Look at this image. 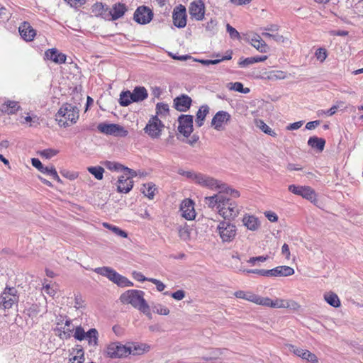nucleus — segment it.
<instances>
[{
	"label": "nucleus",
	"instance_id": "nucleus-11",
	"mask_svg": "<svg viewBox=\"0 0 363 363\" xmlns=\"http://www.w3.org/2000/svg\"><path fill=\"white\" fill-rule=\"evenodd\" d=\"M97 128L101 133L106 135L126 136L128 134V131L123 126L118 124L99 123Z\"/></svg>",
	"mask_w": 363,
	"mask_h": 363
},
{
	"label": "nucleus",
	"instance_id": "nucleus-56",
	"mask_svg": "<svg viewBox=\"0 0 363 363\" xmlns=\"http://www.w3.org/2000/svg\"><path fill=\"white\" fill-rule=\"evenodd\" d=\"M254 64L253 57L240 58L238 62V65L240 67H247V66Z\"/></svg>",
	"mask_w": 363,
	"mask_h": 363
},
{
	"label": "nucleus",
	"instance_id": "nucleus-64",
	"mask_svg": "<svg viewBox=\"0 0 363 363\" xmlns=\"http://www.w3.org/2000/svg\"><path fill=\"white\" fill-rule=\"evenodd\" d=\"M67 1L71 6L77 7L79 6H82L85 4L86 0H65Z\"/></svg>",
	"mask_w": 363,
	"mask_h": 363
},
{
	"label": "nucleus",
	"instance_id": "nucleus-7",
	"mask_svg": "<svg viewBox=\"0 0 363 363\" xmlns=\"http://www.w3.org/2000/svg\"><path fill=\"white\" fill-rule=\"evenodd\" d=\"M195 183L210 189H218L219 191L225 190L228 187L225 184L201 173H198L196 176Z\"/></svg>",
	"mask_w": 363,
	"mask_h": 363
},
{
	"label": "nucleus",
	"instance_id": "nucleus-6",
	"mask_svg": "<svg viewBox=\"0 0 363 363\" xmlns=\"http://www.w3.org/2000/svg\"><path fill=\"white\" fill-rule=\"evenodd\" d=\"M18 301V296L14 287H6L0 295V308L4 310L11 308Z\"/></svg>",
	"mask_w": 363,
	"mask_h": 363
},
{
	"label": "nucleus",
	"instance_id": "nucleus-10",
	"mask_svg": "<svg viewBox=\"0 0 363 363\" xmlns=\"http://www.w3.org/2000/svg\"><path fill=\"white\" fill-rule=\"evenodd\" d=\"M288 189L291 193L301 196L303 198L313 201L316 199L315 191L308 186H296L294 184L289 185Z\"/></svg>",
	"mask_w": 363,
	"mask_h": 363
},
{
	"label": "nucleus",
	"instance_id": "nucleus-60",
	"mask_svg": "<svg viewBox=\"0 0 363 363\" xmlns=\"http://www.w3.org/2000/svg\"><path fill=\"white\" fill-rule=\"evenodd\" d=\"M171 296L177 301L182 300L185 297V291L183 290H177L171 294Z\"/></svg>",
	"mask_w": 363,
	"mask_h": 363
},
{
	"label": "nucleus",
	"instance_id": "nucleus-59",
	"mask_svg": "<svg viewBox=\"0 0 363 363\" xmlns=\"http://www.w3.org/2000/svg\"><path fill=\"white\" fill-rule=\"evenodd\" d=\"M148 281H150L156 285L157 289L159 291H162L165 289V285L158 279L151 278L148 279Z\"/></svg>",
	"mask_w": 363,
	"mask_h": 363
},
{
	"label": "nucleus",
	"instance_id": "nucleus-3",
	"mask_svg": "<svg viewBox=\"0 0 363 363\" xmlns=\"http://www.w3.org/2000/svg\"><path fill=\"white\" fill-rule=\"evenodd\" d=\"M79 111L77 106L66 103L60 107L56 113V121L60 126H69L77 122L79 118Z\"/></svg>",
	"mask_w": 363,
	"mask_h": 363
},
{
	"label": "nucleus",
	"instance_id": "nucleus-17",
	"mask_svg": "<svg viewBox=\"0 0 363 363\" xmlns=\"http://www.w3.org/2000/svg\"><path fill=\"white\" fill-rule=\"evenodd\" d=\"M189 11L191 17L196 21L203 18L205 14V6L201 0H196L190 4Z\"/></svg>",
	"mask_w": 363,
	"mask_h": 363
},
{
	"label": "nucleus",
	"instance_id": "nucleus-47",
	"mask_svg": "<svg viewBox=\"0 0 363 363\" xmlns=\"http://www.w3.org/2000/svg\"><path fill=\"white\" fill-rule=\"evenodd\" d=\"M153 311L160 315H167L169 313V310L166 306L157 304L153 307Z\"/></svg>",
	"mask_w": 363,
	"mask_h": 363
},
{
	"label": "nucleus",
	"instance_id": "nucleus-27",
	"mask_svg": "<svg viewBox=\"0 0 363 363\" xmlns=\"http://www.w3.org/2000/svg\"><path fill=\"white\" fill-rule=\"evenodd\" d=\"M250 44L257 49L259 52L264 53L269 50L268 45L258 35H254L250 38Z\"/></svg>",
	"mask_w": 363,
	"mask_h": 363
},
{
	"label": "nucleus",
	"instance_id": "nucleus-57",
	"mask_svg": "<svg viewBox=\"0 0 363 363\" xmlns=\"http://www.w3.org/2000/svg\"><path fill=\"white\" fill-rule=\"evenodd\" d=\"M285 305L284 308H289L293 311H297L300 308L299 304L292 300H286Z\"/></svg>",
	"mask_w": 363,
	"mask_h": 363
},
{
	"label": "nucleus",
	"instance_id": "nucleus-1",
	"mask_svg": "<svg viewBox=\"0 0 363 363\" xmlns=\"http://www.w3.org/2000/svg\"><path fill=\"white\" fill-rule=\"evenodd\" d=\"M229 196L233 198L240 196V193L229 186L213 196L205 198V203L211 208H216L218 213L225 220H233L240 213V208Z\"/></svg>",
	"mask_w": 363,
	"mask_h": 363
},
{
	"label": "nucleus",
	"instance_id": "nucleus-13",
	"mask_svg": "<svg viewBox=\"0 0 363 363\" xmlns=\"http://www.w3.org/2000/svg\"><path fill=\"white\" fill-rule=\"evenodd\" d=\"M153 18L152 10L145 6H139L134 13L133 18L139 24L145 25L151 21Z\"/></svg>",
	"mask_w": 363,
	"mask_h": 363
},
{
	"label": "nucleus",
	"instance_id": "nucleus-16",
	"mask_svg": "<svg viewBox=\"0 0 363 363\" xmlns=\"http://www.w3.org/2000/svg\"><path fill=\"white\" fill-rule=\"evenodd\" d=\"M182 216L188 220H194L196 217L194 202L190 199H184L180 205Z\"/></svg>",
	"mask_w": 363,
	"mask_h": 363
},
{
	"label": "nucleus",
	"instance_id": "nucleus-38",
	"mask_svg": "<svg viewBox=\"0 0 363 363\" xmlns=\"http://www.w3.org/2000/svg\"><path fill=\"white\" fill-rule=\"evenodd\" d=\"M227 88L230 90L238 91L240 93L248 94L250 90L249 88H244L241 82H230L227 84Z\"/></svg>",
	"mask_w": 363,
	"mask_h": 363
},
{
	"label": "nucleus",
	"instance_id": "nucleus-5",
	"mask_svg": "<svg viewBox=\"0 0 363 363\" xmlns=\"http://www.w3.org/2000/svg\"><path fill=\"white\" fill-rule=\"evenodd\" d=\"M127 348L125 345L121 342L115 341L108 343L104 350L106 357L111 359H121L127 357Z\"/></svg>",
	"mask_w": 363,
	"mask_h": 363
},
{
	"label": "nucleus",
	"instance_id": "nucleus-28",
	"mask_svg": "<svg viewBox=\"0 0 363 363\" xmlns=\"http://www.w3.org/2000/svg\"><path fill=\"white\" fill-rule=\"evenodd\" d=\"M131 94L130 99L133 102H140L148 97L147 91L144 86H135Z\"/></svg>",
	"mask_w": 363,
	"mask_h": 363
},
{
	"label": "nucleus",
	"instance_id": "nucleus-32",
	"mask_svg": "<svg viewBox=\"0 0 363 363\" xmlns=\"http://www.w3.org/2000/svg\"><path fill=\"white\" fill-rule=\"evenodd\" d=\"M243 225L250 230L255 231L259 227L258 219L254 216H245L242 219Z\"/></svg>",
	"mask_w": 363,
	"mask_h": 363
},
{
	"label": "nucleus",
	"instance_id": "nucleus-12",
	"mask_svg": "<svg viewBox=\"0 0 363 363\" xmlns=\"http://www.w3.org/2000/svg\"><path fill=\"white\" fill-rule=\"evenodd\" d=\"M178 130L184 137H189L193 132V116L181 115L178 118Z\"/></svg>",
	"mask_w": 363,
	"mask_h": 363
},
{
	"label": "nucleus",
	"instance_id": "nucleus-9",
	"mask_svg": "<svg viewBox=\"0 0 363 363\" xmlns=\"http://www.w3.org/2000/svg\"><path fill=\"white\" fill-rule=\"evenodd\" d=\"M164 126V124L159 119L157 116H153L150 118L144 128V131L151 138H158L161 135V132Z\"/></svg>",
	"mask_w": 363,
	"mask_h": 363
},
{
	"label": "nucleus",
	"instance_id": "nucleus-34",
	"mask_svg": "<svg viewBox=\"0 0 363 363\" xmlns=\"http://www.w3.org/2000/svg\"><path fill=\"white\" fill-rule=\"evenodd\" d=\"M325 140L323 138L316 136L309 138L308 145L312 148L316 149L319 152H322L324 149Z\"/></svg>",
	"mask_w": 363,
	"mask_h": 363
},
{
	"label": "nucleus",
	"instance_id": "nucleus-19",
	"mask_svg": "<svg viewBox=\"0 0 363 363\" xmlns=\"http://www.w3.org/2000/svg\"><path fill=\"white\" fill-rule=\"evenodd\" d=\"M45 57L56 64H64L66 62V55L59 52L56 48L48 49L45 52Z\"/></svg>",
	"mask_w": 363,
	"mask_h": 363
},
{
	"label": "nucleus",
	"instance_id": "nucleus-21",
	"mask_svg": "<svg viewBox=\"0 0 363 363\" xmlns=\"http://www.w3.org/2000/svg\"><path fill=\"white\" fill-rule=\"evenodd\" d=\"M191 102L189 96L183 94L174 99V106L177 111L185 112L190 108Z\"/></svg>",
	"mask_w": 363,
	"mask_h": 363
},
{
	"label": "nucleus",
	"instance_id": "nucleus-61",
	"mask_svg": "<svg viewBox=\"0 0 363 363\" xmlns=\"http://www.w3.org/2000/svg\"><path fill=\"white\" fill-rule=\"evenodd\" d=\"M216 26L217 22L216 20L211 19L210 21H208L206 26V30L215 33L216 30Z\"/></svg>",
	"mask_w": 363,
	"mask_h": 363
},
{
	"label": "nucleus",
	"instance_id": "nucleus-30",
	"mask_svg": "<svg viewBox=\"0 0 363 363\" xmlns=\"http://www.w3.org/2000/svg\"><path fill=\"white\" fill-rule=\"evenodd\" d=\"M285 302L286 300L284 299L276 298L275 300H272L268 297H262L260 305L274 308H284L286 306Z\"/></svg>",
	"mask_w": 363,
	"mask_h": 363
},
{
	"label": "nucleus",
	"instance_id": "nucleus-50",
	"mask_svg": "<svg viewBox=\"0 0 363 363\" xmlns=\"http://www.w3.org/2000/svg\"><path fill=\"white\" fill-rule=\"evenodd\" d=\"M289 351L293 352L296 356L303 358L306 350L298 348L292 345H289Z\"/></svg>",
	"mask_w": 363,
	"mask_h": 363
},
{
	"label": "nucleus",
	"instance_id": "nucleus-29",
	"mask_svg": "<svg viewBox=\"0 0 363 363\" xmlns=\"http://www.w3.org/2000/svg\"><path fill=\"white\" fill-rule=\"evenodd\" d=\"M127 6L125 4L122 3L115 4L111 10L110 11V15L111 16V20L115 21L121 18L125 13L127 11Z\"/></svg>",
	"mask_w": 363,
	"mask_h": 363
},
{
	"label": "nucleus",
	"instance_id": "nucleus-24",
	"mask_svg": "<svg viewBox=\"0 0 363 363\" xmlns=\"http://www.w3.org/2000/svg\"><path fill=\"white\" fill-rule=\"evenodd\" d=\"M133 186V182L130 177L121 176L117 182V191L120 193H128Z\"/></svg>",
	"mask_w": 363,
	"mask_h": 363
},
{
	"label": "nucleus",
	"instance_id": "nucleus-37",
	"mask_svg": "<svg viewBox=\"0 0 363 363\" xmlns=\"http://www.w3.org/2000/svg\"><path fill=\"white\" fill-rule=\"evenodd\" d=\"M325 301L331 306L337 308L340 306V301L337 295L333 292H328L324 294Z\"/></svg>",
	"mask_w": 363,
	"mask_h": 363
},
{
	"label": "nucleus",
	"instance_id": "nucleus-15",
	"mask_svg": "<svg viewBox=\"0 0 363 363\" xmlns=\"http://www.w3.org/2000/svg\"><path fill=\"white\" fill-rule=\"evenodd\" d=\"M231 118V116L225 111H218L213 117L211 121V125L216 130H222L224 126L228 124Z\"/></svg>",
	"mask_w": 363,
	"mask_h": 363
},
{
	"label": "nucleus",
	"instance_id": "nucleus-22",
	"mask_svg": "<svg viewBox=\"0 0 363 363\" xmlns=\"http://www.w3.org/2000/svg\"><path fill=\"white\" fill-rule=\"evenodd\" d=\"M72 320L69 318H67L63 327L57 326L54 331L61 340H67L71 337L72 329L70 328Z\"/></svg>",
	"mask_w": 363,
	"mask_h": 363
},
{
	"label": "nucleus",
	"instance_id": "nucleus-46",
	"mask_svg": "<svg viewBox=\"0 0 363 363\" xmlns=\"http://www.w3.org/2000/svg\"><path fill=\"white\" fill-rule=\"evenodd\" d=\"M315 56L318 60L323 62L328 56L327 50L325 48H320L316 50Z\"/></svg>",
	"mask_w": 363,
	"mask_h": 363
},
{
	"label": "nucleus",
	"instance_id": "nucleus-25",
	"mask_svg": "<svg viewBox=\"0 0 363 363\" xmlns=\"http://www.w3.org/2000/svg\"><path fill=\"white\" fill-rule=\"evenodd\" d=\"M235 296L238 298L249 301L256 304L260 305L262 297L253 294L250 291H238L235 292Z\"/></svg>",
	"mask_w": 363,
	"mask_h": 363
},
{
	"label": "nucleus",
	"instance_id": "nucleus-55",
	"mask_svg": "<svg viewBox=\"0 0 363 363\" xmlns=\"http://www.w3.org/2000/svg\"><path fill=\"white\" fill-rule=\"evenodd\" d=\"M178 173H179V174L186 177V178L191 179L194 182L196 180V176H197V174H198V173H195V172H191V171H185L183 169H179L178 171Z\"/></svg>",
	"mask_w": 363,
	"mask_h": 363
},
{
	"label": "nucleus",
	"instance_id": "nucleus-8",
	"mask_svg": "<svg viewBox=\"0 0 363 363\" xmlns=\"http://www.w3.org/2000/svg\"><path fill=\"white\" fill-rule=\"evenodd\" d=\"M218 233L223 242H230L233 241L236 235V226L229 222L221 221L217 227Z\"/></svg>",
	"mask_w": 363,
	"mask_h": 363
},
{
	"label": "nucleus",
	"instance_id": "nucleus-45",
	"mask_svg": "<svg viewBox=\"0 0 363 363\" xmlns=\"http://www.w3.org/2000/svg\"><path fill=\"white\" fill-rule=\"evenodd\" d=\"M86 332L84 331V328L79 325L76 327V328L74 329L73 336L76 340L79 341H82L86 338Z\"/></svg>",
	"mask_w": 363,
	"mask_h": 363
},
{
	"label": "nucleus",
	"instance_id": "nucleus-53",
	"mask_svg": "<svg viewBox=\"0 0 363 363\" xmlns=\"http://www.w3.org/2000/svg\"><path fill=\"white\" fill-rule=\"evenodd\" d=\"M262 35L264 37L272 38L276 42H283L284 41V37L278 33L272 34V33H269V32H263L262 33Z\"/></svg>",
	"mask_w": 363,
	"mask_h": 363
},
{
	"label": "nucleus",
	"instance_id": "nucleus-58",
	"mask_svg": "<svg viewBox=\"0 0 363 363\" xmlns=\"http://www.w3.org/2000/svg\"><path fill=\"white\" fill-rule=\"evenodd\" d=\"M77 356H74L71 360V363H83L84 360V352L82 350H78Z\"/></svg>",
	"mask_w": 363,
	"mask_h": 363
},
{
	"label": "nucleus",
	"instance_id": "nucleus-33",
	"mask_svg": "<svg viewBox=\"0 0 363 363\" xmlns=\"http://www.w3.org/2000/svg\"><path fill=\"white\" fill-rule=\"evenodd\" d=\"M86 340L90 346L96 347L99 345V333L96 328H91L86 333Z\"/></svg>",
	"mask_w": 363,
	"mask_h": 363
},
{
	"label": "nucleus",
	"instance_id": "nucleus-49",
	"mask_svg": "<svg viewBox=\"0 0 363 363\" xmlns=\"http://www.w3.org/2000/svg\"><path fill=\"white\" fill-rule=\"evenodd\" d=\"M289 351L293 352L296 356L303 358L306 350L298 348L292 345H289Z\"/></svg>",
	"mask_w": 363,
	"mask_h": 363
},
{
	"label": "nucleus",
	"instance_id": "nucleus-36",
	"mask_svg": "<svg viewBox=\"0 0 363 363\" xmlns=\"http://www.w3.org/2000/svg\"><path fill=\"white\" fill-rule=\"evenodd\" d=\"M274 277H288L294 274V269L289 266H279L274 268Z\"/></svg>",
	"mask_w": 363,
	"mask_h": 363
},
{
	"label": "nucleus",
	"instance_id": "nucleus-43",
	"mask_svg": "<svg viewBox=\"0 0 363 363\" xmlns=\"http://www.w3.org/2000/svg\"><path fill=\"white\" fill-rule=\"evenodd\" d=\"M87 170L89 173L94 175L96 179L101 180L103 179V175L104 172V169L103 167L100 166L89 167L87 168Z\"/></svg>",
	"mask_w": 363,
	"mask_h": 363
},
{
	"label": "nucleus",
	"instance_id": "nucleus-31",
	"mask_svg": "<svg viewBox=\"0 0 363 363\" xmlns=\"http://www.w3.org/2000/svg\"><path fill=\"white\" fill-rule=\"evenodd\" d=\"M19 108L20 106L18 102L14 101H7L1 106L0 110L3 113L7 114H14Z\"/></svg>",
	"mask_w": 363,
	"mask_h": 363
},
{
	"label": "nucleus",
	"instance_id": "nucleus-51",
	"mask_svg": "<svg viewBox=\"0 0 363 363\" xmlns=\"http://www.w3.org/2000/svg\"><path fill=\"white\" fill-rule=\"evenodd\" d=\"M58 153V150L54 149H45L41 151L40 155L47 159H50L55 156Z\"/></svg>",
	"mask_w": 363,
	"mask_h": 363
},
{
	"label": "nucleus",
	"instance_id": "nucleus-54",
	"mask_svg": "<svg viewBox=\"0 0 363 363\" xmlns=\"http://www.w3.org/2000/svg\"><path fill=\"white\" fill-rule=\"evenodd\" d=\"M26 122L30 123V126H37L40 124L39 118L34 115L33 116H27L24 118Z\"/></svg>",
	"mask_w": 363,
	"mask_h": 363
},
{
	"label": "nucleus",
	"instance_id": "nucleus-48",
	"mask_svg": "<svg viewBox=\"0 0 363 363\" xmlns=\"http://www.w3.org/2000/svg\"><path fill=\"white\" fill-rule=\"evenodd\" d=\"M302 359L311 363H317L318 361L317 356L315 354L311 352L309 350H306V352Z\"/></svg>",
	"mask_w": 363,
	"mask_h": 363
},
{
	"label": "nucleus",
	"instance_id": "nucleus-40",
	"mask_svg": "<svg viewBox=\"0 0 363 363\" xmlns=\"http://www.w3.org/2000/svg\"><path fill=\"white\" fill-rule=\"evenodd\" d=\"M257 126L264 133L275 137L277 136V133L269 126L267 125L263 121L257 120L256 121Z\"/></svg>",
	"mask_w": 363,
	"mask_h": 363
},
{
	"label": "nucleus",
	"instance_id": "nucleus-52",
	"mask_svg": "<svg viewBox=\"0 0 363 363\" xmlns=\"http://www.w3.org/2000/svg\"><path fill=\"white\" fill-rule=\"evenodd\" d=\"M226 30L231 38L238 39L240 38V33L235 28L232 27L230 24L226 25Z\"/></svg>",
	"mask_w": 363,
	"mask_h": 363
},
{
	"label": "nucleus",
	"instance_id": "nucleus-41",
	"mask_svg": "<svg viewBox=\"0 0 363 363\" xmlns=\"http://www.w3.org/2000/svg\"><path fill=\"white\" fill-rule=\"evenodd\" d=\"M103 225L106 228L111 230L115 235H116L119 237H121V238H127L128 237V234L125 231L123 230L122 229L119 228L118 227H117L116 225H113L108 223H104Z\"/></svg>",
	"mask_w": 363,
	"mask_h": 363
},
{
	"label": "nucleus",
	"instance_id": "nucleus-23",
	"mask_svg": "<svg viewBox=\"0 0 363 363\" xmlns=\"http://www.w3.org/2000/svg\"><path fill=\"white\" fill-rule=\"evenodd\" d=\"M105 167L109 169L116 172H122L123 171L125 172L126 174L130 175V177H133L136 176V172L126 167H124L123 165L121 164L120 163L116 162H111V161H106L104 162Z\"/></svg>",
	"mask_w": 363,
	"mask_h": 363
},
{
	"label": "nucleus",
	"instance_id": "nucleus-39",
	"mask_svg": "<svg viewBox=\"0 0 363 363\" xmlns=\"http://www.w3.org/2000/svg\"><path fill=\"white\" fill-rule=\"evenodd\" d=\"M130 96H132L131 91L127 90L123 91L120 94L119 104L122 106H128L131 103L133 102L130 99Z\"/></svg>",
	"mask_w": 363,
	"mask_h": 363
},
{
	"label": "nucleus",
	"instance_id": "nucleus-35",
	"mask_svg": "<svg viewBox=\"0 0 363 363\" xmlns=\"http://www.w3.org/2000/svg\"><path fill=\"white\" fill-rule=\"evenodd\" d=\"M209 112V107L207 105L201 106L196 113V123L199 127L203 125L206 116Z\"/></svg>",
	"mask_w": 363,
	"mask_h": 363
},
{
	"label": "nucleus",
	"instance_id": "nucleus-63",
	"mask_svg": "<svg viewBox=\"0 0 363 363\" xmlns=\"http://www.w3.org/2000/svg\"><path fill=\"white\" fill-rule=\"evenodd\" d=\"M10 18V13L6 12V9L4 7L0 8V18L1 21H4L9 20Z\"/></svg>",
	"mask_w": 363,
	"mask_h": 363
},
{
	"label": "nucleus",
	"instance_id": "nucleus-62",
	"mask_svg": "<svg viewBox=\"0 0 363 363\" xmlns=\"http://www.w3.org/2000/svg\"><path fill=\"white\" fill-rule=\"evenodd\" d=\"M39 313V307L38 305H32L28 309V314L29 316H35Z\"/></svg>",
	"mask_w": 363,
	"mask_h": 363
},
{
	"label": "nucleus",
	"instance_id": "nucleus-42",
	"mask_svg": "<svg viewBox=\"0 0 363 363\" xmlns=\"http://www.w3.org/2000/svg\"><path fill=\"white\" fill-rule=\"evenodd\" d=\"M155 189L156 188L154 184L147 183L143 185L142 192L145 194V196L148 197L150 199H152L155 196Z\"/></svg>",
	"mask_w": 363,
	"mask_h": 363
},
{
	"label": "nucleus",
	"instance_id": "nucleus-20",
	"mask_svg": "<svg viewBox=\"0 0 363 363\" xmlns=\"http://www.w3.org/2000/svg\"><path fill=\"white\" fill-rule=\"evenodd\" d=\"M18 30L21 36L26 41H32L36 35L35 30L33 28L30 24L26 21L21 23Z\"/></svg>",
	"mask_w": 363,
	"mask_h": 363
},
{
	"label": "nucleus",
	"instance_id": "nucleus-2",
	"mask_svg": "<svg viewBox=\"0 0 363 363\" xmlns=\"http://www.w3.org/2000/svg\"><path fill=\"white\" fill-rule=\"evenodd\" d=\"M145 293L140 290L131 289L122 294L120 299L123 303L130 304L145 314L150 313V306L144 298Z\"/></svg>",
	"mask_w": 363,
	"mask_h": 363
},
{
	"label": "nucleus",
	"instance_id": "nucleus-26",
	"mask_svg": "<svg viewBox=\"0 0 363 363\" xmlns=\"http://www.w3.org/2000/svg\"><path fill=\"white\" fill-rule=\"evenodd\" d=\"M127 348V356L129 354L132 355H140L145 352L149 350L150 347L145 344H136L132 343L130 345H126Z\"/></svg>",
	"mask_w": 363,
	"mask_h": 363
},
{
	"label": "nucleus",
	"instance_id": "nucleus-18",
	"mask_svg": "<svg viewBox=\"0 0 363 363\" xmlns=\"http://www.w3.org/2000/svg\"><path fill=\"white\" fill-rule=\"evenodd\" d=\"M31 163L33 167L38 169L40 172L44 174H47L52 177L55 180L58 182H61V179L57 174V172L53 165L44 167L42 162L38 158H33Z\"/></svg>",
	"mask_w": 363,
	"mask_h": 363
},
{
	"label": "nucleus",
	"instance_id": "nucleus-4",
	"mask_svg": "<svg viewBox=\"0 0 363 363\" xmlns=\"http://www.w3.org/2000/svg\"><path fill=\"white\" fill-rule=\"evenodd\" d=\"M96 273L107 277L110 281L116 284L121 287L132 286L133 282L129 281L126 277L119 274L114 269L108 267H97L94 270Z\"/></svg>",
	"mask_w": 363,
	"mask_h": 363
},
{
	"label": "nucleus",
	"instance_id": "nucleus-14",
	"mask_svg": "<svg viewBox=\"0 0 363 363\" xmlns=\"http://www.w3.org/2000/svg\"><path fill=\"white\" fill-rule=\"evenodd\" d=\"M174 25L179 28H184L186 25V9L182 4L177 6L172 12Z\"/></svg>",
	"mask_w": 363,
	"mask_h": 363
},
{
	"label": "nucleus",
	"instance_id": "nucleus-44",
	"mask_svg": "<svg viewBox=\"0 0 363 363\" xmlns=\"http://www.w3.org/2000/svg\"><path fill=\"white\" fill-rule=\"evenodd\" d=\"M169 112V106L164 103H157L156 105V116H166Z\"/></svg>",
	"mask_w": 363,
	"mask_h": 363
}]
</instances>
